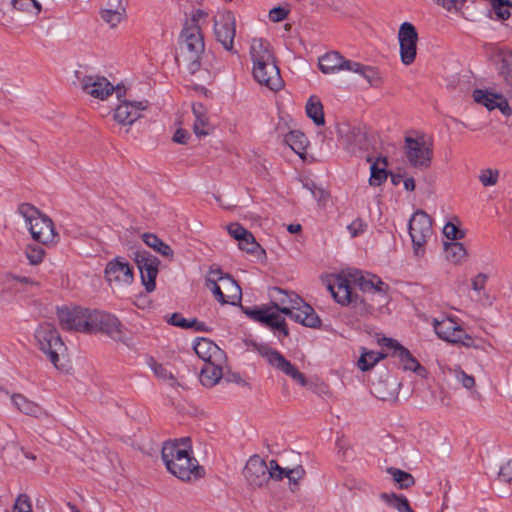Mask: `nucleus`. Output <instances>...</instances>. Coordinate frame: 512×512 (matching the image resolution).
I'll use <instances>...</instances> for the list:
<instances>
[{"label": "nucleus", "instance_id": "774afa93", "mask_svg": "<svg viewBox=\"0 0 512 512\" xmlns=\"http://www.w3.org/2000/svg\"><path fill=\"white\" fill-rule=\"evenodd\" d=\"M13 279L21 284H24V285H29V286H35V287H38V283L27 278V277H20V276H15L13 277Z\"/></svg>", "mask_w": 512, "mask_h": 512}, {"label": "nucleus", "instance_id": "c85d7f7f", "mask_svg": "<svg viewBox=\"0 0 512 512\" xmlns=\"http://www.w3.org/2000/svg\"><path fill=\"white\" fill-rule=\"evenodd\" d=\"M349 59L337 51H330L319 57L318 66L324 74H336L346 70Z\"/></svg>", "mask_w": 512, "mask_h": 512}, {"label": "nucleus", "instance_id": "f03ea898", "mask_svg": "<svg viewBox=\"0 0 512 512\" xmlns=\"http://www.w3.org/2000/svg\"><path fill=\"white\" fill-rule=\"evenodd\" d=\"M271 306L261 308H242L251 319L288 335L285 319L280 313L288 315L295 305L300 303V297L295 293H288L280 288H272L269 292Z\"/></svg>", "mask_w": 512, "mask_h": 512}, {"label": "nucleus", "instance_id": "c756f323", "mask_svg": "<svg viewBox=\"0 0 512 512\" xmlns=\"http://www.w3.org/2000/svg\"><path fill=\"white\" fill-rule=\"evenodd\" d=\"M225 366L226 361L205 363L200 372V382L202 385L210 388L218 384L223 377Z\"/></svg>", "mask_w": 512, "mask_h": 512}, {"label": "nucleus", "instance_id": "bb28decb", "mask_svg": "<svg viewBox=\"0 0 512 512\" xmlns=\"http://www.w3.org/2000/svg\"><path fill=\"white\" fill-rule=\"evenodd\" d=\"M292 320L303 326L316 328L320 326V319L314 309L300 298V303L295 305L288 315Z\"/></svg>", "mask_w": 512, "mask_h": 512}, {"label": "nucleus", "instance_id": "ea45409f", "mask_svg": "<svg viewBox=\"0 0 512 512\" xmlns=\"http://www.w3.org/2000/svg\"><path fill=\"white\" fill-rule=\"evenodd\" d=\"M399 384L380 381L374 385V394L384 401H395L398 395Z\"/></svg>", "mask_w": 512, "mask_h": 512}, {"label": "nucleus", "instance_id": "f257e3e1", "mask_svg": "<svg viewBox=\"0 0 512 512\" xmlns=\"http://www.w3.org/2000/svg\"><path fill=\"white\" fill-rule=\"evenodd\" d=\"M58 320L64 330L82 333L102 332L114 340L125 338L123 326L114 315L81 307L58 309Z\"/></svg>", "mask_w": 512, "mask_h": 512}, {"label": "nucleus", "instance_id": "f3484780", "mask_svg": "<svg viewBox=\"0 0 512 512\" xmlns=\"http://www.w3.org/2000/svg\"><path fill=\"white\" fill-rule=\"evenodd\" d=\"M214 34L227 51L233 50L236 35V20L232 12L220 11L214 16Z\"/></svg>", "mask_w": 512, "mask_h": 512}, {"label": "nucleus", "instance_id": "603ef678", "mask_svg": "<svg viewBox=\"0 0 512 512\" xmlns=\"http://www.w3.org/2000/svg\"><path fill=\"white\" fill-rule=\"evenodd\" d=\"M169 323L181 328H192L197 324L196 319H185L181 314L174 313L169 319Z\"/></svg>", "mask_w": 512, "mask_h": 512}, {"label": "nucleus", "instance_id": "864d4df0", "mask_svg": "<svg viewBox=\"0 0 512 512\" xmlns=\"http://www.w3.org/2000/svg\"><path fill=\"white\" fill-rule=\"evenodd\" d=\"M305 476V470L302 466H297L292 469H287L285 472V477L288 478L289 482L291 484H294L295 486L298 485L299 481L303 479Z\"/></svg>", "mask_w": 512, "mask_h": 512}, {"label": "nucleus", "instance_id": "72a5a7b5", "mask_svg": "<svg viewBox=\"0 0 512 512\" xmlns=\"http://www.w3.org/2000/svg\"><path fill=\"white\" fill-rule=\"evenodd\" d=\"M285 141L296 154L304 158L309 143L304 133L298 130L290 131L286 135Z\"/></svg>", "mask_w": 512, "mask_h": 512}, {"label": "nucleus", "instance_id": "79ce46f5", "mask_svg": "<svg viewBox=\"0 0 512 512\" xmlns=\"http://www.w3.org/2000/svg\"><path fill=\"white\" fill-rule=\"evenodd\" d=\"M381 499L384 500L388 505L396 509L398 512H415L406 497L398 496L394 493L387 494L383 493Z\"/></svg>", "mask_w": 512, "mask_h": 512}, {"label": "nucleus", "instance_id": "a19ab883", "mask_svg": "<svg viewBox=\"0 0 512 512\" xmlns=\"http://www.w3.org/2000/svg\"><path fill=\"white\" fill-rule=\"evenodd\" d=\"M386 472L393 478L394 482L398 484L399 488L407 489L415 484L414 477L401 469L390 467Z\"/></svg>", "mask_w": 512, "mask_h": 512}, {"label": "nucleus", "instance_id": "bf43d9fd", "mask_svg": "<svg viewBox=\"0 0 512 512\" xmlns=\"http://www.w3.org/2000/svg\"><path fill=\"white\" fill-rule=\"evenodd\" d=\"M488 276L485 273L476 274L471 280V288L476 292H481L487 283Z\"/></svg>", "mask_w": 512, "mask_h": 512}, {"label": "nucleus", "instance_id": "3c124183", "mask_svg": "<svg viewBox=\"0 0 512 512\" xmlns=\"http://www.w3.org/2000/svg\"><path fill=\"white\" fill-rule=\"evenodd\" d=\"M6 512H32V506L29 497L25 494H21L17 497L13 510Z\"/></svg>", "mask_w": 512, "mask_h": 512}, {"label": "nucleus", "instance_id": "4468645a", "mask_svg": "<svg viewBox=\"0 0 512 512\" xmlns=\"http://www.w3.org/2000/svg\"><path fill=\"white\" fill-rule=\"evenodd\" d=\"M433 327L437 336L446 342L478 348L474 344L473 338L452 318L434 319Z\"/></svg>", "mask_w": 512, "mask_h": 512}, {"label": "nucleus", "instance_id": "338daca9", "mask_svg": "<svg viewBox=\"0 0 512 512\" xmlns=\"http://www.w3.org/2000/svg\"><path fill=\"white\" fill-rule=\"evenodd\" d=\"M207 17V13L203 10H196L191 17L190 23H187L186 25H198V22Z\"/></svg>", "mask_w": 512, "mask_h": 512}, {"label": "nucleus", "instance_id": "393cba45", "mask_svg": "<svg viewBox=\"0 0 512 512\" xmlns=\"http://www.w3.org/2000/svg\"><path fill=\"white\" fill-rule=\"evenodd\" d=\"M472 96L477 104L483 105L488 110L498 108L504 115L511 114V108L506 98L501 94L493 93L484 89H476L473 91Z\"/></svg>", "mask_w": 512, "mask_h": 512}, {"label": "nucleus", "instance_id": "f8f14e48", "mask_svg": "<svg viewBox=\"0 0 512 512\" xmlns=\"http://www.w3.org/2000/svg\"><path fill=\"white\" fill-rule=\"evenodd\" d=\"M433 233L431 219L424 211L415 212L409 222V234L416 256H422Z\"/></svg>", "mask_w": 512, "mask_h": 512}, {"label": "nucleus", "instance_id": "c9c22d12", "mask_svg": "<svg viewBox=\"0 0 512 512\" xmlns=\"http://www.w3.org/2000/svg\"><path fill=\"white\" fill-rule=\"evenodd\" d=\"M142 239L147 246L152 248L154 251L162 255L163 257L172 260L174 252L172 248L163 242L159 237L154 234L144 233Z\"/></svg>", "mask_w": 512, "mask_h": 512}, {"label": "nucleus", "instance_id": "cd10ccee", "mask_svg": "<svg viewBox=\"0 0 512 512\" xmlns=\"http://www.w3.org/2000/svg\"><path fill=\"white\" fill-rule=\"evenodd\" d=\"M345 71L363 78L370 87H379L382 84V77L373 66L364 65L349 59Z\"/></svg>", "mask_w": 512, "mask_h": 512}, {"label": "nucleus", "instance_id": "a211bd4d", "mask_svg": "<svg viewBox=\"0 0 512 512\" xmlns=\"http://www.w3.org/2000/svg\"><path fill=\"white\" fill-rule=\"evenodd\" d=\"M80 89L88 96L104 101L113 93L119 85H112L107 78L100 75H84L79 78Z\"/></svg>", "mask_w": 512, "mask_h": 512}, {"label": "nucleus", "instance_id": "c03bdc74", "mask_svg": "<svg viewBox=\"0 0 512 512\" xmlns=\"http://www.w3.org/2000/svg\"><path fill=\"white\" fill-rule=\"evenodd\" d=\"M450 372L454 375L456 380L461 383V385L470 390L475 387V378L472 375L466 374L460 367H456L454 369H450Z\"/></svg>", "mask_w": 512, "mask_h": 512}, {"label": "nucleus", "instance_id": "412c9836", "mask_svg": "<svg viewBox=\"0 0 512 512\" xmlns=\"http://www.w3.org/2000/svg\"><path fill=\"white\" fill-rule=\"evenodd\" d=\"M100 17L111 29H116L127 20V5L124 0H108L100 9Z\"/></svg>", "mask_w": 512, "mask_h": 512}, {"label": "nucleus", "instance_id": "7ed1b4c3", "mask_svg": "<svg viewBox=\"0 0 512 512\" xmlns=\"http://www.w3.org/2000/svg\"><path fill=\"white\" fill-rule=\"evenodd\" d=\"M161 456L167 470L182 481L197 479L202 475V469L192 455L189 438L166 442Z\"/></svg>", "mask_w": 512, "mask_h": 512}, {"label": "nucleus", "instance_id": "a878e982", "mask_svg": "<svg viewBox=\"0 0 512 512\" xmlns=\"http://www.w3.org/2000/svg\"><path fill=\"white\" fill-rule=\"evenodd\" d=\"M194 351L204 363L226 361V355L217 344L208 338H199L194 345Z\"/></svg>", "mask_w": 512, "mask_h": 512}, {"label": "nucleus", "instance_id": "4be33fe9", "mask_svg": "<svg viewBox=\"0 0 512 512\" xmlns=\"http://www.w3.org/2000/svg\"><path fill=\"white\" fill-rule=\"evenodd\" d=\"M250 59L252 66H258L267 64L270 70H272V64L276 63L274 51L270 43L263 38H253L250 43L249 49Z\"/></svg>", "mask_w": 512, "mask_h": 512}, {"label": "nucleus", "instance_id": "37998d69", "mask_svg": "<svg viewBox=\"0 0 512 512\" xmlns=\"http://www.w3.org/2000/svg\"><path fill=\"white\" fill-rule=\"evenodd\" d=\"M500 171L495 168H485L479 172L478 180L484 187L495 186L498 183Z\"/></svg>", "mask_w": 512, "mask_h": 512}, {"label": "nucleus", "instance_id": "423d86ee", "mask_svg": "<svg viewBox=\"0 0 512 512\" xmlns=\"http://www.w3.org/2000/svg\"><path fill=\"white\" fill-rule=\"evenodd\" d=\"M34 342L56 369L66 370L62 360L66 357L67 348L53 324L47 322L39 324L34 331Z\"/></svg>", "mask_w": 512, "mask_h": 512}, {"label": "nucleus", "instance_id": "e2e57ef3", "mask_svg": "<svg viewBox=\"0 0 512 512\" xmlns=\"http://www.w3.org/2000/svg\"><path fill=\"white\" fill-rule=\"evenodd\" d=\"M366 228V224L360 220V219H356L354 220L349 226H348V230L350 232V235L352 237H356L358 236L359 234L363 233L364 230Z\"/></svg>", "mask_w": 512, "mask_h": 512}, {"label": "nucleus", "instance_id": "49530a36", "mask_svg": "<svg viewBox=\"0 0 512 512\" xmlns=\"http://www.w3.org/2000/svg\"><path fill=\"white\" fill-rule=\"evenodd\" d=\"M25 254L31 265H38L43 261L45 251L40 246L28 245Z\"/></svg>", "mask_w": 512, "mask_h": 512}, {"label": "nucleus", "instance_id": "0eeeda50", "mask_svg": "<svg viewBox=\"0 0 512 512\" xmlns=\"http://www.w3.org/2000/svg\"><path fill=\"white\" fill-rule=\"evenodd\" d=\"M18 213L23 217L33 240L48 247L57 244L59 234L48 216L28 203L21 204Z\"/></svg>", "mask_w": 512, "mask_h": 512}, {"label": "nucleus", "instance_id": "aec40b11", "mask_svg": "<svg viewBox=\"0 0 512 512\" xmlns=\"http://www.w3.org/2000/svg\"><path fill=\"white\" fill-rule=\"evenodd\" d=\"M108 282L115 288H122L133 282V271L129 263L120 257L110 261L105 269Z\"/></svg>", "mask_w": 512, "mask_h": 512}, {"label": "nucleus", "instance_id": "5701e85b", "mask_svg": "<svg viewBox=\"0 0 512 512\" xmlns=\"http://www.w3.org/2000/svg\"><path fill=\"white\" fill-rule=\"evenodd\" d=\"M243 475L250 486L262 487L268 480V466L259 456H252L246 463Z\"/></svg>", "mask_w": 512, "mask_h": 512}, {"label": "nucleus", "instance_id": "ddd939ff", "mask_svg": "<svg viewBox=\"0 0 512 512\" xmlns=\"http://www.w3.org/2000/svg\"><path fill=\"white\" fill-rule=\"evenodd\" d=\"M377 343L390 350L388 356L395 358L398 361L400 368L404 371H412L421 377L426 376V369L418 362L411 352L402 346L397 340L382 337L378 338Z\"/></svg>", "mask_w": 512, "mask_h": 512}, {"label": "nucleus", "instance_id": "de8ad7c7", "mask_svg": "<svg viewBox=\"0 0 512 512\" xmlns=\"http://www.w3.org/2000/svg\"><path fill=\"white\" fill-rule=\"evenodd\" d=\"M443 234L447 239L452 240L453 242H457L464 238L465 232L459 229L454 223L448 222L445 224L443 228Z\"/></svg>", "mask_w": 512, "mask_h": 512}, {"label": "nucleus", "instance_id": "20e7f679", "mask_svg": "<svg viewBox=\"0 0 512 512\" xmlns=\"http://www.w3.org/2000/svg\"><path fill=\"white\" fill-rule=\"evenodd\" d=\"M352 275H354V269H349L337 274H330L323 282L337 303L343 306L352 305L360 314H370L374 310V306L367 304L365 299H361L352 292V286H354Z\"/></svg>", "mask_w": 512, "mask_h": 512}, {"label": "nucleus", "instance_id": "f704fd0d", "mask_svg": "<svg viewBox=\"0 0 512 512\" xmlns=\"http://www.w3.org/2000/svg\"><path fill=\"white\" fill-rule=\"evenodd\" d=\"M305 110L307 116L315 125L322 126L325 124L323 105L317 96L313 95L308 99Z\"/></svg>", "mask_w": 512, "mask_h": 512}, {"label": "nucleus", "instance_id": "473e14b6", "mask_svg": "<svg viewBox=\"0 0 512 512\" xmlns=\"http://www.w3.org/2000/svg\"><path fill=\"white\" fill-rule=\"evenodd\" d=\"M446 259L456 265L466 261L468 252L461 242H449L444 244Z\"/></svg>", "mask_w": 512, "mask_h": 512}, {"label": "nucleus", "instance_id": "b1692460", "mask_svg": "<svg viewBox=\"0 0 512 512\" xmlns=\"http://www.w3.org/2000/svg\"><path fill=\"white\" fill-rule=\"evenodd\" d=\"M267 64L252 66V75L254 79L262 86L267 87L272 91H279L283 88L284 82L280 75V70L276 63L272 64V70L268 68Z\"/></svg>", "mask_w": 512, "mask_h": 512}, {"label": "nucleus", "instance_id": "9b49d317", "mask_svg": "<svg viewBox=\"0 0 512 512\" xmlns=\"http://www.w3.org/2000/svg\"><path fill=\"white\" fill-rule=\"evenodd\" d=\"M252 347L271 367L290 377L301 386L307 385V379L304 374L301 373L297 367L287 360L279 351L265 344L252 343Z\"/></svg>", "mask_w": 512, "mask_h": 512}, {"label": "nucleus", "instance_id": "9d476101", "mask_svg": "<svg viewBox=\"0 0 512 512\" xmlns=\"http://www.w3.org/2000/svg\"><path fill=\"white\" fill-rule=\"evenodd\" d=\"M125 94L124 87L116 89L118 103L113 110V119L120 126L130 127L142 117L148 107V102L127 99Z\"/></svg>", "mask_w": 512, "mask_h": 512}, {"label": "nucleus", "instance_id": "09e8293b", "mask_svg": "<svg viewBox=\"0 0 512 512\" xmlns=\"http://www.w3.org/2000/svg\"><path fill=\"white\" fill-rule=\"evenodd\" d=\"M337 133L338 136L343 141V144L346 146V148L351 152H355L354 147L351 145V140L352 136L358 137L359 135H356L354 131H351V129L346 125L339 126L337 128Z\"/></svg>", "mask_w": 512, "mask_h": 512}, {"label": "nucleus", "instance_id": "4c0bfd02", "mask_svg": "<svg viewBox=\"0 0 512 512\" xmlns=\"http://www.w3.org/2000/svg\"><path fill=\"white\" fill-rule=\"evenodd\" d=\"M387 356L388 353L384 354L381 352L367 350L366 348H361V355L357 362L358 368L361 371H368Z\"/></svg>", "mask_w": 512, "mask_h": 512}, {"label": "nucleus", "instance_id": "8fccbe9b", "mask_svg": "<svg viewBox=\"0 0 512 512\" xmlns=\"http://www.w3.org/2000/svg\"><path fill=\"white\" fill-rule=\"evenodd\" d=\"M238 246L241 250H244L249 253L256 252L258 248V243L255 241L254 236L251 232L248 233V235H245L242 237V239L238 240Z\"/></svg>", "mask_w": 512, "mask_h": 512}, {"label": "nucleus", "instance_id": "7c9ffc66", "mask_svg": "<svg viewBox=\"0 0 512 512\" xmlns=\"http://www.w3.org/2000/svg\"><path fill=\"white\" fill-rule=\"evenodd\" d=\"M193 114L195 116L193 124L194 133L198 137L207 136L210 133V125L206 108L202 104H194Z\"/></svg>", "mask_w": 512, "mask_h": 512}, {"label": "nucleus", "instance_id": "0e129e2a", "mask_svg": "<svg viewBox=\"0 0 512 512\" xmlns=\"http://www.w3.org/2000/svg\"><path fill=\"white\" fill-rule=\"evenodd\" d=\"M287 16V10L282 7H275L270 10L269 12V18L273 22H279L286 18Z\"/></svg>", "mask_w": 512, "mask_h": 512}, {"label": "nucleus", "instance_id": "680f3d73", "mask_svg": "<svg viewBox=\"0 0 512 512\" xmlns=\"http://www.w3.org/2000/svg\"><path fill=\"white\" fill-rule=\"evenodd\" d=\"M499 477L504 482H512V459L500 468Z\"/></svg>", "mask_w": 512, "mask_h": 512}, {"label": "nucleus", "instance_id": "5fc2aeb1", "mask_svg": "<svg viewBox=\"0 0 512 512\" xmlns=\"http://www.w3.org/2000/svg\"><path fill=\"white\" fill-rule=\"evenodd\" d=\"M434 2L448 12H459L464 0H434Z\"/></svg>", "mask_w": 512, "mask_h": 512}, {"label": "nucleus", "instance_id": "2f4dec72", "mask_svg": "<svg viewBox=\"0 0 512 512\" xmlns=\"http://www.w3.org/2000/svg\"><path fill=\"white\" fill-rule=\"evenodd\" d=\"M14 10L27 19H36L42 11V5L36 0H12Z\"/></svg>", "mask_w": 512, "mask_h": 512}, {"label": "nucleus", "instance_id": "69168bd1", "mask_svg": "<svg viewBox=\"0 0 512 512\" xmlns=\"http://www.w3.org/2000/svg\"><path fill=\"white\" fill-rule=\"evenodd\" d=\"M189 138V134L186 130L184 129H177L174 136H173V140L176 142V143H179V144H186L187 143V140Z\"/></svg>", "mask_w": 512, "mask_h": 512}, {"label": "nucleus", "instance_id": "2eb2a0df", "mask_svg": "<svg viewBox=\"0 0 512 512\" xmlns=\"http://www.w3.org/2000/svg\"><path fill=\"white\" fill-rule=\"evenodd\" d=\"M399 55L404 65L414 63L417 56L419 36L416 27L410 22H403L398 30Z\"/></svg>", "mask_w": 512, "mask_h": 512}, {"label": "nucleus", "instance_id": "6e6552de", "mask_svg": "<svg viewBox=\"0 0 512 512\" xmlns=\"http://www.w3.org/2000/svg\"><path fill=\"white\" fill-rule=\"evenodd\" d=\"M206 287L221 304L236 305L240 302L242 292L237 282L218 267H211L205 279Z\"/></svg>", "mask_w": 512, "mask_h": 512}, {"label": "nucleus", "instance_id": "1a4fd4ad", "mask_svg": "<svg viewBox=\"0 0 512 512\" xmlns=\"http://www.w3.org/2000/svg\"><path fill=\"white\" fill-rule=\"evenodd\" d=\"M403 152L410 166L426 169L433 158V144L424 135L405 136Z\"/></svg>", "mask_w": 512, "mask_h": 512}, {"label": "nucleus", "instance_id": "052dcab7", "mask_svg": "<svg viewBox=\"0 0 512 512\" xmlns=\"http://www.w3.org/2000/svg\"><path fill=\"white\" fill-rule=\"evenodd\" d=\"M495 14L499 19L507 20L510 17L509 8L512 4H504V3H492Z\"/></svg>", "mask_w": 512, "mask_h": 512}, {"label": "nucleus", "instance_id": "6ab92c4d", "mask_svg": "<svg viewBox=\"0 0 512 512\" xmlns=\"http://www.w3.org/2000/svg\"><path fill=\"white\" fill-rule=\"evenodd\" d=\"M135 262L141 274V280L147 292H152L156 287V277L158 275V259L147 253L138 251L135 255Z\"/></svg>", "mask_w": 512, "mask_h": 512}, {"label": "nucleus", "instance_id": "39448f33", "mask_svg": "<svg viewBox=\"0 0 512 512\" xmlns=\"http://www.w3.org/2000/svg\"><path fill=\"white\" fill-rule=\"evenodd\" d=\"M205 44L199 25H185L176 60L179 66L194 74L201 66Z\"/></svg>", "mask_w": 512, "mask_h": 512}, {"label": "nucleus", "instance_id": "58836bf2", "mask_svg": "<svg viewBox=\"0 0 512 512\" xmlns=\"http://www.w3.org/2000/svg\"><path fill=\"white\" fill-rule=\"evenodd\" d=\"M12 401L17 409L26 415L39 417L43 413L42 408L37 403L25 398L23 395H13Z\"/></svg>", "mask_w": 512, "mask_h": 512}, {"label": "nucleus", "instance_id": "dca6fc26", "mask_svg": "<svg viewBox=\"0 0 512 512\" xmlns=\"http://www.w3.org/2000/svg\"><path fill=\"white\" fill-rule=\"evenodd\" d=\"M352 281L364 294L376 297L379 304L386 302L388 285L378 276L354 269Z\"/></svg>", "mask_w": 512, "mask_h": 512}, {"label": "nucleus", "instance_id": "6e6d98bb", "mask_svg": "<svg viewBox=\"0 0 512 512\" xmlns=\"http://www.w3.org/2000/svg\"><path fill=\"white\" fill-rule=\"evenodd\" d=\"M153 371L157 377L164 381H169L171 385L176 383V380L171 371H169L165 366L161 364H155L153 366Z\"/></svg>", "mask_w": 512, "mask_h": 512}, {"label": "nucleus", "instance_id": "13d9d810", "mask_svg": "<svg viewBox=\"0 0 512 512\" xmlns=\"http://www.w3.org/2000/svg\"><path fill=\"white\" fill-rule=\"evenodd\" d=\"M287 469L281 468L275 460H271L268 466V476L269 478H274L276 480H281L285 477V472Z\"/></svg>", "mask_w": 512, "mask_h": 512}, {"label": "nucleus", "instance_id": "e433bc0d", "mask_svg": "<svg viewBox=\"0 0 512 512\" xmlns=\"http://www.w3.org/2000/svg\"><path fill=\"white\" fill-rule=\"evenodd\" d=\"M387 159L377 158V160L370 167L369 184L371 186H380L387 179Z\"/></svg>", "mask_w": 512, "mask_h": 512}, {"label": "nucleus", "instance_id": "a18cd8bd", "mask_svg": "<svg viewBox=\"0 0 512 512\" xmlns=\"http://www.w3.org/2000/svg\"><path fill=\"white\" fill-rule=\"evenodd\" d=\"M501 74L503 75L506 84L510 86V92L512 93V52L504 54Z\"/></svg>", "mask_w": 512, "mask_h": 512}, {"label": "nucleus", "instance_id": "4d7b16f0", "mask_svg": "<svg viewBox=\"0 0 512 512\" xmlns=\"http://www.w3.org/2000/svg\"><path fill=\"white\" fill-rule=\"evenodd\" d=\"M227 232L231 237H233L235 240H240L245 235H248L249 231L245 229L243 226H241L238 223H231L227 225L226 227Z\"/></svg>", "mask_w": 512, "mask_h": 512}]
</instances>
